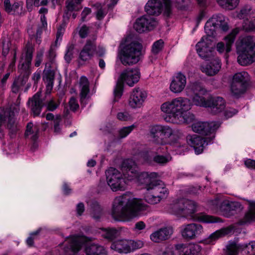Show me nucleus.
I'll return each mask as SVG.
<instances>
[{"label": "nucleus", "mask_w": 255, "mask_h": 255, "mask_svg": "<svg viewBox=\"0 0 255 255\" xmlns=\"http://www.w3.org/2000/svg\"><path fill=\"white\" fill-rule=\"evenodd\" d=\"M122 170L125 178L128 180L137 178L139 184L145 185L146 191L144 199L148 203L155 205L167 197L168 189L162 181L156 179L157 173L143 172L139 173L136 163L130 159H126L123 162Z\"/></svg>", "instance_id": "1"}, {"label": "nucleus", "mask_w": 255, "mask_h": 255, "mask_svg": "<svg viewBox=\"0 0 255 255\" xmlns=\"http://www.w3.org/2000/svg\"><path fill=\"white\" fill-rule=\"evenodd\" d=\"M147 205L141 199L134 198L130 193L116 197L113 203L112 216L117 221H129L146 210Z\"/></svg>", "instance_id": "2"}, {"label": "nucleus", "mask_w": 255, "mask_h": 255, "mask_svg": "<svg viewBox=\"0 0 255 255\" xmlns=\"http://www.w3.org/2000/svg\"><path fill=\"white\" fill-rule=\"evenodd\" d=\"M191 103L187 98L179 97L163 103L160 107L161 111L167 117L165 120L168 122L177 123V119L180 122H186L185 113L191 109Z\"/></svg>", "instance_id": "3"}, {"label": "nucleus", "mask_w": 255, "mask_h": 255, "mask_svg": "<svg viewBox=\"0 0 255 255\" xmlns=\"http://www.w3.org/2000/svg\"><path fill=\"white\" fill-rule=\"evenodd\" d=\"M237 61L243 66L255 63V36H241L236 42Z\"/></svg>", "instance_id": "4"}, {"label": "nucleus", "mask_w": 255, "mask_h": 255, "mask_svg": "<svg viewBox=\"0 0 255 255\" xmlns=\"http://www.w3.org/2000/svg\"><path fill=\"white\" fill-rule=\"evenodd\" d=\"M33 45L28 43L21 56L18 65V70L21 74H23L22 77H19L15 80L11 86V91L13 93H17L21 87L25 84L28 77L30 74V67L34 52Z\"/></svg>", "instance_id": "5"}, {"label": "nucleus", "mask_w": 255, "mask_h": 255, "mask_svg": "<svg viewBox=\"0 0 255 255\" xmlns=\"http://www.w3.org/2000/svg\"><path fill=\"white\" fill-rule=\"evenodd\" d=\"M206 36H203L196 45V51L199 56L203 59L210 60L213 56V51L211 47V38L216 35L217 28L208 20L205 25Z\"/></svg>", "instance_id": "6"}, {"label": "nucleus", "mask_w": 255, "mask_h": 255, "mask_svg": "<svg viewBox=\"0 0 255 255\" xmlns=\"http://www.w3.org/2000/svg\"><path fill=\"white\" fill-rule=\"evenodd\" d=\"M140 77V72L138 68L128 69L124 71L117 81L114 91V102H117L121 98L123 92V82H125L130 87H132L137 83Z\"/></svg>", "instance_id": "7"}, {"label": "nucleus", "mask_w": 255, "mask_h": 255, "mask_svg": "<svg viewBox=\"0 0 255 255\" xmlns=\"http://www.w3.org/2000/svg\"><path fill=\"white\" fill-rule=\"evenodd\" d=\"M142 45L133 41L126 45L119 54V58L124 65H132L140 60Z\"/></svg>", "instance_id": "8"}, {"label": "nucleus", "mask_w": 255, "mask_h": 255, "mask_svg": "<svg viewBox=\"0 0 255 255\" xmlns=\"http://www.w3.org/2000/svg\"><path fill=\"white\" fill-rule=\"evenodd\" d=\"M197 204L192 200L180 198L174 200L169 207V212L177 216L187 217L196 211Z\"/></svg>", "instance_id": "9"}, {"label": "nucleus", "mask_w": 255, "mask_h": 255, "mask_svg": "<svg viewBox=\"0 0 255 255\" xmlns=\"http://www.w3.org/2000/svg\"><path fill=\"white\" fill-rule=\"evenodd\" d=\"M106 175L107 183L113 191L126 190L127 182L118 170L110 167L106 171Z\"/></svg>", "instance_id": "10"}, {"label": "nucleus", "mask_w": 255, "mask_h": 255, "mask_svg": "<svg viewBox=\"0 0 255 255\" xmlns=\"http://www.w3.org/2000/svg\"><path fill=\"white\" fill-rule=\"evenodd\" d=\"M173 133V130L168 126L156 125L150 129V135L153 141L163 146L166 143V139Z\"/></svg>", "instance_id": "11"}, {"label": "nucleus", "mask_w": 255, "mask_h": 255, "mask_svg": "<svg viewBox=\"0 0 255 255\" xmlns=\"http://www.w3.org/2000/svg\"><path fill=\"white\" fill-rule=\"evenodd\" d=\"M214 137V134L209 135L204 137L196 134L188 135L186 140L188 144L194 148L196 154H199L203 152L206 146L212 143Z\"/></svg>", "instance_id": "12"}, {"label": "nucleus", "mask_w": 255, "mask_h": 255, "mask_svg": "<svg viewBox=\"0 0 255 255\" xmlns=\"http://www.w3.org/2000/svg\"><path fill=\"white\" fill-rule=\"evenodd\" d=\"M97 36L95 35L88 38L81 50L79 55V60L86 62L91 60L96 53Z\"/></svg>", "instance_id": "13"}, {"label": "nucleus", "mask_w": 255, "mask_h": 255, "mask_svg": "<svg viewBox=\"0 0 255 255\" xmlns=\"http://www.w3.org/2000/svg\"><path fill=\"white\" fill-rule=\"evenodd\" d=\"M157 24V21L153 17L144 15L136 20L133 27L137 32L142 33L153 29Z\"/></svg>", "instance_id": "14"}, {"label": "nucleus", "mask_w": 255, "mask_h": 255, "mask_svg": "<svg viewBox=\"0 0 255 255\" xmlns=\"http://www.w3.org/2000/svg\"><path fill=\"white\" fill-rule=\"evenodd\" d=\"M220 126V124L217 122H197L192 125V130L197 133L205 134L207 136L214 134V131Z\"/></svg>", "instance_id": "15"}, {"label": "nucleus", "mask_w": 255, "mask_h": 255, "mask_svg": "<svg viewBox=\"0 0 255 255\" xmlns=\"http://www.w3.org/2000/svg\"><path fill=\"white\" fill-rule=\"evenodd\" d=\"M203 232L202 226L199 224L191 223L183 225L181 227L182 237L185 239L192 240Z\"/></svg>", "instance_id": "16"}, {"label": "nucleus", "mask_w": 255, "mask_h": 255, "mask_svg": "<svg viewBox=\"0 0 255 255\" xmlns=\"http://www.w3.org/2000/svg\"><path fill=\"white\" fill-rule=\"evenodd\" d=\"M146 97V93L139 88L133 89L128 100L129 106L133 109L140 108Z\"/></svg>", "instance_id": "17"}, {"label": "nucleus", "mask_w": 255, "mask_h": 255, "mask_svg": "<svg viewBox=\"0 0 255 255\" xmlns=\"http://www.w3.org/2000/svg\"><path fill=\"white\" fill-rule=\"evenodd\" d=\"M186 85V77L181 72L176 73L172 78L170 85V90L174 93H180L185 88Z\"/></svg>", "instance_id": "18"}, {"label": "nucleus", "mask_w": 255, "mask_h": 255, "mask_svg": "<svg viewBox=\"0 0 255 255\" xmlns=\"http://www.w3.org/2000/svg\"><path fill=\"white\" fill-rule=\"evenodd\" d=\"M239 32V29L238 28L234 29L228 35L224 38L226 43V46L224 43L220 42L217 43L216 48L217 51L220 53H223L225 50L226 53H229L231 51L232 46L234 43L236 37Z\"/></svg>", "instance_id": "19"}, {"label": "nucleus", "mask_w": 255, "mask_h": 255, "mask_svg": "<svg viewBox=\"0 0 255 255\" xmlns=\"http://www.w3.org/2000/svg\"><path fill=\"white\" fill-rule=\"evenodd\" d=\"M88 241H91V239L84 236H73L67 238L65 244H68L67 250L77 253L81 249L82 245Z\"/></svg>", "instance_id": "20"}, {"label": "nucleus", "mask_w": 255, "mask_h": 255, "mask_svg": "<svg viewBox=\"0 0 255 255\" xmlns=\"http://www.w3.org/2000/svg\"><path fill=\"white\" fill-rule=\"evenodd\" d=\"M41 93L38 92L32 97L29 99L28 105L34 117L38 116L44 103L40 98Z\"/></svg>", "instance_id": "21"}, {"label": "nucleus", "mask_w": 255, "mask_h": 255, "mask_svg": "<svg viewBox=\"0 0 255 255\" xmlns=\"http://www.w3.org/2000/svg\"><path fill=\"white\" fill-rule=\"evenodd\" d=\"M214 56L210 59L212 60L209 64H202L200 66L201 71L206 75L209 76H213L217 74L221 68V61L215 58L213 59ZM209 61V60H206Z\"/></svg>", "instance_id": "22"}, {"label": "nucleus", "mask_w": 255, "mask_h": 255, "mask_svg": "<svg viewBox=\"0 0 255 255\" xmlns=\"http://www.w3.org/2000/svg\"><path fill=\"white\" fill-rule=\"evenodd\" d=\"M14 123L13 112L8 109L0 108V133L2 132V126L7 123V128H10Z\"/></svg>", "instance_id": "23"}, {"label": "nucleus", "mask_w": 255, "mask_h": 255, "mask_svg": "<svg viewBox=\"0 0 255 255\" xmlns=\"http://www.w3.org/2000/svg\"><path fill=\"white\" fill-rule=\"evenodd\" d=\"M173 229L172 227H166L154 232L150 235V239L156 243L169 239L173 234Z\"/></svg>", "instance_id": "24"}, {"label": "nucleus", "mask_w": 255, "mask_h": 255, "mask_svg": "<svg viewBox=\"0 0 255 255\" xmlns=\"http://www.w3.org/2000/svg\"><path fill=\"white\" fill-rule=\"evenodd\" d=\"M208 21L223 31H227L229 29L228 19L222 14L213 15Z\"/></svg>", "instance_id": "25"}, {"label": "nucleus", "mask_w": 255, "mask_h": 255, "mask_svg": "<svg viewBox=\"0 0 255 255\" xmlns=\"http://www.w3.org/2000/svg\"><path fill=\"white\" fill-rule=\"evenodd\" d=\"M209 102V106L207 107L211 108L212 113L214 114L220 113L225 108V102L222 97H210Z\"/></svg>", "instance_id": "26"}, {"label": "nucleus", "mask_w": 255, "mask_h": 255, "mask_svg": "<svg viewBox=\"0 0 255 255\" xmlns=\"http://www.w3.org/2000/svg\"><path fill=\"white\" fill-rule=\"evenodd\" d=\"M161 8L162 4L159 0H149L145 6V10L149 15H159Z\"/></svg>", "instance_id": "27"}, {"label": "nucleus", "mask_w": 255, "mask_h": 255, "mask_svg": "<svg viewBox=\"0 0 255 255\" xmlns=\"http://www.w3.org/2000/svg\"><path fill=\"white\" fill-rule=\"evenodd\" d=\"M177 250L183 253L182 255H197L200 251V246L197 244H178L176 246Z\"/></svg>", "instance_id": "28"}, {"label": "nucleus", "mask_w": 255, "mask_h": 255, "mask_svg": "<svg viewBox=\"0 0 255 255\" xmlns=\"http://www.w3.org/2000/svg\"><path fill=\"white\" fill-rule=\"evenodd\" d=\"M54 72L51 69H44L43 73V80L46 84V93L50 94L53 89L54 80Z\"/></svg>", "instance_id": "29"}, {"label": "nucleus", "mask_w": 255, "mask_h": 255, "mask_svg": "<svg viewBox=\"0 0 255 255\" xmlns=\"http://www.w3.org/2000/svg\"><path fill=\"white\" fill-rule=\"evenodd\" d=\"M79 88L80 101L82 103L86 99L87 96L89 93V82L87 78L85 76L81 77L79 80Z\"/></svg>", "instance_id": "30"}, {"label": "nucleus", "mask_w": 255, "mask_h": 255, "mask_svg": "<svg viewBox=\"0 0 255 255\" xmlns=\"http://www.w3.org/2000/svg\"><path fill=\"white\" fill-rule=\"evenodd\" d=\"M111 248L119 253L127 254L130 252L128 241L127 240H119L113 243Z\"/></svg>", "instance_id": "31"}, {"label": "nucleus", "mask_w": 255, "mask_h": 255, "mask_svg": "<svg viewBox=\"0 0 255 255\" xmlns=\"http://www.w3.org/2000/svg\"><path fill=\"white\" fill-rule=\"evenodd\" d=\"M248 86V85L232 81L230 86L231 93L234 97L239 98L246 92Z\"/></svg>", "instance_id": "32"}, {"label": "nucleus", "mask_w": 255, "mask_h": 255, "mask_svg": "<svg viewBox=\"0 0 255 255\" xmlns=\"http://www.w3.org/2000/svg\"><path fill=\"white\" fill-rule=\"evenodd\" d=\"M167 152V147L164 146H160L157 149V155H155L153 160L154 162L159 164H164L169 161L171 158L169 155H161L160 153H166Z\"/></svg>", "instance_id": "33"}, {"label": "nucleus", "mask_w": 255, "mask_h": 255, "mask_svg": "<svg viewBox=\"0 0 255 255\" xmlns=\"http://www.w3.org/2000/svg\"><path fill=\"white\" fill-rule=\"evenodd\" d=\"M86 255H107L105 249L98 244H92L85 249Z\"/></svg>", "instance_id": "34"}, {"label": "nucleus", "mask_w": 255, "mask_h": 255, "mask_svg": "<svg viewBox=\"0 0 255 255\" xmlns=\"http://www.w3.org/2000/svg\"><path fill=\"white\" fill-rule=\"evenodd\" d=\"M250 211L247 213L244 217L240 221V224L245 225L253 221H255V201H250L249 203Z\"/></svg>", "instance_id": "35"}, {"label": "nucleus", "mask_w": 255, "mask_h": 255, "mask_svg": "<svg viewBox=\"0 0 255 255\" xmlns=\"http://www.w3.org/2000/svg\"><path fill=\"white\" fill-rule=\"evenodd\" d=\"M101 234L104 238L112 241L120 236V231L115 228H102Z\"/></svg>", "instance_id": "36"}, {"label": "nucleus", "mask_w": 255, "mask_h": 255, "mask_svg": "<svg viewBox=\"0 0 255 255\" xmlns=\"http://www.w3.org/2000/svg\"><path fill=\"white\" fill-rule=\"evenodd\" d=\"M39 128L36 126H33L32 123H29L26 126L25 136L33 141H35L38 137Z\"/></svg>", "instance_id": "37"}, {"label": "nucleus", "mask_w": 255, "mask_h": 255, "mask_svg": "<svg viewBox=\"0 0 255 255\" xmlns=\"http://www.w3.org/2000/svg\"><path fill=\"white\" fill-rule=\"evenodd\" d=\"M195 219L198 221L206 223H215L222 221L220 218L208 215L203 213L196 214Z\"/></svg>", "instance_id": "38"}, {"label": "nucleus", "mask_w": 255, "mask_h": 255, "mask_svg": "<svg viewBox=\"0 0 255 255\" xmlns=\"http://www.w3.org/2000/svg\"><path fill=\"white\" fill-rule=\"evenodd\" d=\"M249 75L248 73L246 71H241L235 74L232 78V81L248 86L249 85Z\"/></svg>", "instance_id": "39"}, {"label": "nucleus", "mask_w": 255, "mask_h": 255, "mask_svg": "<svg viewBox=\"0 0 255 255\" xmlns=\"http://www.w3.org/2000/svg\"><path fill=\"white\" fill-rule=\"evenodd\" d=\"M240 0H216L217 3L223 8L232 10L239 4Z\"/></svg>", "instance_id": "40"}, {"label": "nucleus", "mask_w": 255, "mask_h": 255, "mask_svg": "<svg viewBox=\"0 0 255 255\" xmlns=\"http://www.w3.org/2000/svg\"><path fill=\"white\" fill-rule=\"evenodd\" d=\"M254 11L252 10L251 6L247 5L243 7L240 10L237 14V17L240 19H243L250 21L251 20L252 15Z\"/></svg>", "instance_id": "41"}, {"label": "nucleus", "mask_w": 255, "mask_h": 255, "mask_svg": "<svg viewBox=\"0 0 255 255\" xmlns=\"http://www.w3.org/2000/svg\"><path fill=\"white\" fill-rule=\"evenodd\" d=\"M226 231L224 229L219 230L211 234L207 239L204 240L205 244H213L220 238L226 234Z\"/></svg>", "instance_id": "42"}, {"label": "nucleus", "mask_w": 255, "mask_h": 255, "mask_svg": "<svg viewBox=\"0 0 255 255\" xmlns=\"http://www.w3.org/2000/svg\"><path fill=\"white\" fill-rule=\"evenodd\" d=\"M193 104L198 106L206 107L209 106V98L206 99L202 96H200L198 94H195L192 98Z\"/></svg>", "instance_id": "43"}, {"label": "nucleus", "mask_w": 255, "mask_h": 255, "mask_svg": "<svg viewBox=\"0 0 255 255\" xmlns=\"http://www.w3.org/2000/svg\"><path fill=\"white\" fill-rule=\"evenodd\" d=\"M91 208L93 217L96 220L99 219L102 214V210L100 205L97 202H94L92 204Z\"/></svg>", "instance_id": "44"}, {"label": "nucleus", "mask_w": 255, "mask_h": 255, "mask_svg": "<svg viewBox=\"0 0 255 255\" xmlns=\"http://www.w3.org/2000/svg\"><path fill=\"white\" fill-rule=\"evenodd\" d=\"M231 201L227 200L222 199L220 202L219 211L224 215L228 216L230 213Z\"/></svg>", "instance_id": "45"}, {"label": "nucleus", "mask_w": 255, "mask_h": 255, "mask_svg": "<svg viewBox=\"0 0 255 255\" xmlns=\"http://www.w3.org/2000/svg\"><path fill=\"white\" fill-rule=\"evenodd\" d=\"M75 46L73 44H68L64 56V59L67 63H69L73 58Z\"/></svg>", "instance_id": "46"}, {"label": "nucleus", "mask_w": 255, "mask_h": 255, "mask_svg": "<svg viewBox=\"0 0 255 255\" xmlns=\"http://www.w3.org/2000/svg\"><path fill=\"white\" fill-rule=\"evenodd\" d=\"M134 125L128 127H125L120 128L119 130V136L120 138H123L128 136L134 128Z\"/></svg>", "instance_id": "47"}, {"label": "nucleus", "mask_w": 255, "mask_h": 255, "mask_svg": "<svg viewBox=\"0 0 255 255\" xmlns=\"http://www.w3.org/2000/svg\"><path fill=\"white\" fill-rule=\"evenodd\" d=\"M221 201H222V199L217 197L214 200L209 201L208 205L212 210L218 211H219Z\"/></svg>", "instance_id": "48"}, {"label": "nucleus", "mask_w": 255, "mask_h": 255, "mask_svg": "<svg viewBox=\"0 0 255 255\" xmlns=\"http://www.w3.org/2000/svg\"><path fill=\"white\" fill-rule=\"evenodd\" d=\"M189 88L191 91H192L195 93V94H197L198 92H202L204 93L205 91V89L202 87L201 84L199 82H197L191 83Z\"/></svg>", "instance_id": "49"}, {"label": "nucleus", "mask_w": 255, "mask_h": 255, "mask_svg": "<svg viewBox=\"0 0 255 255\" xmlns=\"http://www.w3.org/2000/svg\"><path fill=\"white\" fill-rule=\"evenodd\" d=\"M163 41L162 39H159L155 42L152 47V52L154 54L158 53L162 49L163 47Z\"/></svg>", "instance_id": "50"}, {"label": "nucleus", "mask_w": 255, "mask_h": 255, "mask_svg": "<svg viewBox=\"0 0 255 255\" xmlns=\"http://www.w3.org/2000/svg\"><path fill=\"white\" fill-rule=\"evenodd\" d=\"M128 245L130 249V252H131L134 250L141 248L143 246V243L141 241H130L128 242Z\"/></svg>", "instance_id": "51"}, {"label": "nucleus", "mask_w": 255, "mask_h": 255, "mask_svg": "<svg viewBox=\"0 0 255 255\" xmlns=\"http://www.w3.org/2000/svg\"><path fill=\"white\" fill-rule=\"evenodd\" d=\"M81 3H77L74 0H67L66 1V7L67 10L69 11L77 10V6Z\"/></svg>", "instance_id": "52"}, {"label": "nucleus", "mask_w": 255, "mask_h": 255, "mask_svg": "<svg viewBox=\"0 0 255 255\" xmlns=\"http://www.w3.org/2000/svg\"><path fill=\"white\" fill-rule=\"evenodd\" d=\"M164 2V14L169 16L171 13V2L170 0H163Z\"/></svg>", "instance_id": "53"}, {"label": "nucleus", "mask_w": 255, "mask_h": 255, "mask_svg": "<svg viewBox=\"0 0 255 255\" xmlns=\"http://www.w3.org/2000/svg\"><path fill=\"white\" fill-rule=\"evenodd\" d=\"M117 118L122 121H128L132 120L131 116L128 112H120L118 113Z\"/></svg>", "instance_id": "54"}, {"label": "nucleus", "mask_w": 255, "mask_h": 255, "mask_svg": "<svg viewBox=\"0 0 255 255\" xmlns=\"http://www.w3.org/2000/svg\"><path fill=\"white\" fill-rule=\"evenodd\" d=\"M44 52V50L43 48H41L38 51H37V54H36V58H35V66L36 67H38L40 66V65L42 61V58H43Z\"/></svg>", "instance_id": "55"}, {"label": "nucleus", "mask_w": 255, "mask_h": 255, "mask_svg": "<svg viewBox=\"0 0 255 255\" xmlns=\"http://www.w3.org/2000/svg\"><path fill=\"white\" fill-rule=\"evenodd\" d=\"M46 106L48 111H54L58 107L59 105L56 103L53 99H51L47 101Z\"/></svg>", "instance_id": "56"}, {"label": "nucleus", "mask_w": 255, "mask_h": 255, "mask_svg": "<svg viewBox=\"0 0 255 255\" xmlns=\"http://www.w3.org/2000/svg\"><path fill=\"white\" fill-rule=\"evenodd\" d=\"M61 119L60 116H57L54 121V130L56 133H60L61 128L60 127V123H61Z\"/></svg>", "instance_id": "57"}, {"label": "nucleus", "mask_w": 255, "mask_h": 255, "mask_svg": "<svg viewBox=\"0 0 255 255\" xmlns=\"http://www.w3.org/2000/svg\"><path fill=\"white\" fill-rule=\"evenodd\" d=\"M26 6L28 9L31 10L32 6H40V0H26Z\"/></svg>", "instance_id": "58"}, {"label": "nucleus", "mask_w": 255, "mask_h": 255, "mask_svg": "<svg viewBox=\"0 0 255 255\" xmlns=\"http://www.w3.org/2000/svg\"><path fill=\"white\" fill-rule=\"evenodd\" d=\"M69 105L70 109L73 111L77 110L79 107L76 99L74 97L70 98L69 101Z\"/></svg>", "instance_id": "59"}, {"label": "nucleus", "mask_w": 255, "mask_h": 255, "mask_svg": "<svg viewBox=\"0 0 255 255\" xmlns=\"http://www.w3.org/2000/svg\"><path fill=\"white\" fill-rule=\"evenodd\" d=\"M88 33L89 27L86 25H83L82 26L79 31V34L81 38H86L87 36Z\"/></svg>", "instance_id": "60"}, {"label": "nucleus", "mask_w": 255, "mask_h": 255, "mask_svg": "<svg viewBox=\"0 0 255 255\" xmlns=\"http://www.w3.org/2000/svg\"><path fill=\"white\" fill-rule=\"evenodd\" d=\"M242 205L238 202H231L230 203V212L231 211H237L242 209Z\"/></svg>", "instance_id": "61"}, {"label": "nucleus", "mask_w": 255, "mask_h": 255, "mask_svg": "<svg viewBox=\"0 0 255 255\" xmlns=\"http://www.w3.org/2000/svg\"><path fill=\"white\" fill-rule=\"evenodd\" d=\"M238 249L235 245H232L228 247L226 255H237Z\"/></svg>", "instance_id": "62"}, {"label": "nucleus", "mask_w": 255, "mask_h": 255, "mask_svg": "<svg viewBox=\"0 0 255 255\" xmlns=\"http://www.w3.org/2000/svg\"><path fill=\"white\" fill-rule=\"evenodd\" d=\"M65 29L62 26H60L57 30L56 33V39L55 42L57 43L59 40L62 39V36L64 33Z\"/></svg>", "instance_id": "63"}, {"label": "nucleus", "mask_w": 255, "mask_h": 255, "mask_svg": "<svg viewBox=\"0 0 255 255\" xmlns=\"http://www.w3.org/2000/svg\"><path fill=\"white\" fill-rule=\"evenodd\" d=\"M246 166L250 169H255V160L247 159L245 161Z\"/></svg>", "instance_id": "64"}]
</instances>
